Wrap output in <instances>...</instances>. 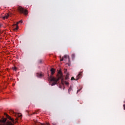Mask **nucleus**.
<instances>
[{
	"label": "nucleus",
	"mask_w": 125,
	"mask_h": 125,
	"mask_svg": "<svg viewBox=\"0 0 125 125\" xmlns=\"http://www.w3.org/2000/svg\"><path fill=\"white\" fill-rule=\"evenodd\" d=\"M42 125H43V124H42Z\"/></svg>",
	"instance_id": "cd10ccee"
},
{
	"label": "nucleus",
	"mask_w": 125,
	"mask_h": 125,
	"mask_svg": "<svg viewBox=\"0 0 125 125\" xmlns=\"http://www.w3.org/2000/svg\"><path fill=\"white\" fill-rule=\"evenodd\" d=\"M81 90H82V88L81 89H79L77 90V93L80 92V91H81Z\"/></svg>",
	"instance_id": "2eb2a0df"
},
{
	"label": "nucleus",
	"mask_w": 125,
	"mask_h": 125,
	"mask_svg": "<svg viewBox=\"0 0 125 125\" xmlns=\"http://www.w3.org/2000/svg\"><path fill=\"white\" fill-rule=\"evenodd\" d=\"M17 117H18L19 118H20V119H21V118H22V114H17Z\"/></svg>",
	"instance_id": "f8f14e48"
},
{
	"label": "nucleus",
	"mask_w": 125,
	"mask_h": 125,
	"mask_svg": "<svg viewBox=\"0 0 125 125\" xmlns=\"http://www.w3.org/2000/svg\"><path fill=\"white\" fill-rule=\"evenodd\" d=\"M58 78H55L54 77H52L50 79L51 82H53V83H52L51 85H55V84H57V82L59 80L61 79H62L63 78V75L62 74V72L61 71H59L58 72Z\"/></svg>",
	"instance_id": "f257e3e1"
},
{
	"label": "nucleus",
	"mask_w": 125,
	"mask_h": 125,
	"mask_svg": "<svg viewBox=\"0 0 125 125\" xmlns=\"http://www.w3.org/2000/svg\"><path fill=\"white\" fill-rule=\"evenodd\" d=\"M51 74L54 75V73H55V69L52 68L51 69Z\"/></svg>",
	"instance_id": "6e6552de"
},
{
	"label": "nucleus",
	"mask_w": 125,
	"mask_h": 125,
	"mask_svg": "<svg viewBox=\"0 0 125 125\" xmlns=\"http://www.w3.org/2000/svg\"><path fill=\"white\" fill-rule=\"evenodd\" d=\"M6 118H4L1 120L4 125H13L12 123L9 121H6Z\"/></svg>",
	"instance_id": "7ed1b4c3"
},
{
	"label": "nucleus",
	"mask_w": 125,
	"mask_h": 125,
	"mask_svg": "<svg viewBox=\"0 0 125 125\" xmlns=\"http://www.w3.org/2000/svg\"><path fill=\"white\" fill-rule=\"evenodd\" d=\"M42 74H40V73H37V76L38 78H41V77H42Z\"/></svg>",
	"instance_id": "9b49d317"
},
{
	"label": "nucleus",
	"mask_w": 125,
	"mask_h": 125,
	"mask_svg": "<svg viewBox=\"0 0 125 125\" xmlns=\"http://www.w3.org/2000/svg\"><path fill=\"white\" fill-rule=\"evenodd\" d=\"M125 104L123 105L124 110H125V101L124 102Z\"/></svg>",
	"instance_id": "a211bd4d"
},
{
	"label": "nucleus",
	"mask_w": 125,
	"mask_h": 125,
	"mask_svg": "<svg viewBox=\"0 0 125 125\" xmlns=\"http://www.w3.org/2000/svg\"><path fill=\"white\" fill-rule=\"evenodd\" d=\"M83 73L82 72H81L79 73V74L77 75V79L76 80V81H78V80H79V78H81V76H82V74Z\"/></svg>",
	"instance_id": "423d86ee"
},
{
	"label": "nucleus",
	"mask_w": 125,
	"mask_h": 125,
	"mask_svg": "<svg viewBox=\"0 0 125 125\" xmlns=\"http://www.w3.org/2000/svg\"><path fill=\"white\" fill-rule=\"evenodd\" d=\"M17 69V68H16V67H13V70H14V71H16Z\"/></svg>",
	"instance_id": "dca6fc26"
},
{
	"label": "nucleus",
	"mask_w": 125,
	"mask_h": 125,
	"mask_svg": "<svg viewBox=\"0 0 125 125\" xmlns=\"http://www.w3.org/2000/svg\"><path fill=\"white\" fill-rule=\"evenodd\" d=\"M11 113H12L13 114H14V111H13V110H11Z\"/></svg>",
	"instance_id": "5701e85b"
},
{
	"label": "nucleus",
	"mask_w": 125,
	"mask_h": 125,
	"mask_svg": "<svg viewBox=\"0 0 125 125\" xmlns=\"http://www.w3.org/2000/svg\"><path fill=\"white\" fill-rule=\"evenodd\" d=\"M39 63H40V64H41V63H42V60H39Z\"/></svg>",
	"instance_id": "4468645a"
},
{
	"label": "nucleus",
	"mask_w": 125,
	"mask_h": 125,
	"mask_svg": "<svg viewBox=\"0 0 125 125\" xmlns=\"http://www.w3.org/2000/svg\"><path fill=\"white\" fill-rule=\"evenodd\" d=\"M67 72V69H65V71H64V73H66Z\"/></svg>",
	"instance_id": "b1692460"
},
{
	"label": "nucleus",
	"mask_w": 125,
	"mask_h": 125,
	"mask_svg": "<svg viewBox=\"0 0 125 125\" xmlns=\"http://www.w3.org/2000/svg\"><path fill=\"white\" fill-rule=\"evenodd\" d=\"M63 58L67 59V55H64Z\"/></svg>",
	"instance_id": "6ab92c4d"
},
{
	"label": "nucleus",
	"mask_w": 125,
	"mask_h": 125,
	"mask_svg": "<svg viewBox=\"0 0 125 125\" xmlns=\"http://www.w3.org/2000/svg\"><path fill=\"white\" fill-rule=\"evenodd\" d=\"M4 115L6 116V118H7V119H9L10 121H12L13 123H14V119L11 118V117L9 116L8 115H7L6 113H4Z\"/></svg>",
	"instance_id": "39448f33"
},
{
	"label": "nucleus",
	"mask_w": 125,
	"mask_h": 125,
	"mask_svg": "<svg viewBox=\"0 0 125 125\" xmlns=\"http://www.w3.org/2000/svg\"><path fill=\"white\" fill-rule=\"evenodd\" d=\"M36 114V113H35V112H34V113H33V114Z\"/></svg>",
	"instance_id": "bb28decb"
},
{
	"label": "nucleus",
	"mask_w": 125,
	"mask_h": 125,
	"mask_svg": "<svg viewBox=\"0 0 125 125\" xmlns=\"http://www.w3.org/2000/svg\"><path fill=\"white\" fill-rule=\"evenodd\" d=\"M18 10L20 13H24L25 15H28V11L26 9H24L21 6H20L18 7Z\"/></svg>",
	"instance_id": "f03ea898"
},
{
	"label": "nucleus",
	"mask_w": 125,
	"mask_h": 125,
	"mask_svg": "<svg viewBox=\"0 0 125 125\" xmlns=\"http://www.w3.org/2000/svg\"><path fill=\"white\" fill-rule=\"evenodd\" d=\"M62 82H63V79H62Z\"/></svg>",
	"instance_id": "a878e982"
},
{
	"label": "nucleus",
	"mask_w": 125,
	"mask_h": 125,
	"mask_svg": "<svg viewBox=\"0 0 125 125\" xmlns=\"http://www.w3.org/2000/svg\"><path fill=\"white\" fill-rule=\"evenodd\" d=\"M71 91H73V89L72 88V86H70L69 88L68 89V93H70Z\"/></svg>",
	"instance_id": "1a4fd4ad"
},
{
	"label": "nucleus",
	"mask_w": 125,
	"mask_h": 125,
	"mask_svg": "<svg viewBox=\"0 0 125 125\" xmlns=\"http://www.w3.org/2000/svg\"><path fill=\"white\" fill-rule=\"evenodd\" d=\"M23 21L21 20L19 22H17V24L13 25V28H14V31H17L18 29H19V27H18V24L19 23H22Z\"/></svg>",
	"instance_id": "20e7f679"
},
{
	"label": "nucleus",
	"mask_w": 125,
	"mask_h": 125,
	"mask_svg": "<svg viewBox=\"0 0 125 125\" xmlns=\"http://www.w3.org/2000/svg\"><path fill=\"white\" fill-rule=\"evenodd\" d=\"M71 81H73V80H76V79H75V78H74V77H72V78H71Z\"/></svg>",
	"instance_id": "412c9836"
},
{
	"label": "nucleus",
	"mask_w": 125,
	"mask_h": 125,
	"mask_svg": "<svg viewBox=\"0 0 125 125\" xmlns=\"http://www.w3.org/2000/svg\"><path fill=\"white\" fill-rule=\"evenodd\" d=\"M75 54H72L71 55V57L72 59H74L75 58Z\"/></svg>",
	"instance_id": "ddd939ff"
},
{
	"label": "nucleus",
	"mask_w": 125,
	"mask_h": 125,
	"mask_svg": "<svg viewBox=\"0 0 125 125\" xmlns=\"http://www.w3.org/2000/svg\"><path fill=\"white\" fill-rule=\"evenodd\" d=\"M65 80H69V73H66Z\"/></svg>",
	"instance_id": "9d476101"
},
{
	"label": "nucleus",
	"mask_w": 125,
	"mask_h": 125,
	"mask_svg": "<svg viewBox=\"0 0 125 125\" xmlns=\"http://www.w3.org/2000/svg\"><path fill=\"white\" fill-rule=\"evenodd\" d=\"M46 125H49V124L47 123V124H46Z\"/></svg>",
	"instance_id": "393cba45"
},
{
	"label": "nucleus",
	"mask_w": 125,
	"mask_h": 125,
	"mask_svg": "<svg viewBox=\"0 0 125 125\" xmlns=\"http://www.w3.org/2000/svg\"><path fill=\"white\" fill-rule=\"evenodd\" d=\"M65 84H69V83H68V82H65Z\"/></svg>",
	"instance_id": "4be33fe9"
},
{
	"label": "nucleus",
	"mask_w": 125,
	"mask_h": 125,
	"mask_svg": "<svg viewBox=\"0 0 125 125\" xmlns=\"http://www.w3.org/2000/svg\"><path fill=\"white\" fill-rule=\"evenodd\" d=\"M9 16V15H8V14H7L6 15H5V16L3 17V19H7V18H8Z\"/></svg>",
	"instance_id": "0eeeda50"
},
{
	"label": "nucleus",
	"mask_w": 125,
	"mask_h": 125,
	"mask_svg": "<svg viewBox=\"0 0 125 125\" xmlns=\"http://www.w3.org/2000/svg\"><path fill=\"white\" fill-rule=\"evenodd\" d=\"M67 58H68V59L69 62H70V56H67Z\"/></svg>",
	"instance_id": "aec40b11"
},
{
	"label": "nucleus",
	"mask_w": 125,
	"mask_h": 125,
	"mask_svg": "<svg viewBox=\"0 0 125 125\" xmlns=\"http://www.w3.org/2000/svg\"><path fill=\"white\" fill-rule=\"evenodd\" d=\"M64 60V57H62V59H60V61H63Z\"/></svg>",
	"instance_id": "f3484780"
}]
</instances>
